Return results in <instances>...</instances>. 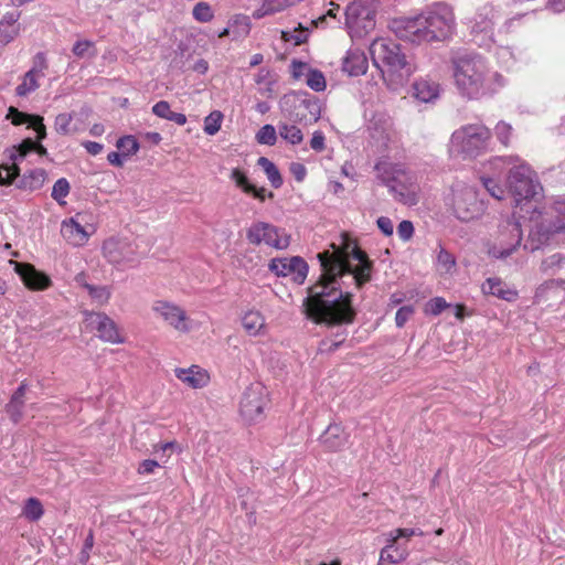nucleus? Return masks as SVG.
<instances>
[{
    "label": "nucleus",
    "instance_id": "1",
    "mask_svg": "<svg viewBox=\"0 0 565 565\" xmlns=\"http://www.w3.org/2000/svg\"><path fill=\"white\" fill-rule=\"evenodd\" d=\"M332 252L318 254L322 274L320 280L309 288L303 300L307 316L318 323H351L355 317L352 294L344 290L353 284L362 287L371 279L372 262L356 244L342 237L338 246L331 244Z\"/></svg>",
    "mask_w": 565,
    "mask_h": 565
},
{
    "label": "nucleus",
    "instance_id": "2",
    "mask_svg": "<svg viewBox=\"0 0 565 565\" xmlns=\"http://www.w3.org/2000/svg\"><path fill=\"white\" fill-rule=\"evenodd\" d=\"M456 28L454 9L444 2L435 3L415 17L395 20L393 24L401 40L417 45L449 41Z\"/></svg>",
    "mask_w": 565,
    "mask_h": 565
},
{
    "label": "nucleus",
    "instance_id": "3",
    "mask_svg": "<svg viewBox=\"0 0 565 565\" xmlns=\"http://www.w3.org/2000/svg\"><path fill=\"white\" fill-rule=\"evenodd\" d=\"M451 65L456 87L468 99L493 95L507 84L504 76L492 71L478 54L458 53L452 56Z\"/></svg>",
    "mask_w": 565,
    "mask_h": 565
},
{
    "label": "nucleus",
    "instance_id": "4",
    "mask_svg": "<svg viewBox=\"0 0 565 565\" xmlns=\"http://www.w3.org/2000/svg\"><path fill=\"white\" fill-rule=\"evenodd\" d=\"M487 168L493 175L508 171L507 186L515 206L529 203L543 191L535 171L520 157H495Z\"/></svg>",
    "mask_w": 565,
    "mask_h": 565
},
{
    "label": "nucleus",
    "instance_id": "5",
    "mask_svg": "<svg viewBox=\"0 0 565 565\" xmlns=\"http://www.w3.org/2000/svg\"><path fill=\"white\" fill-rule=\"evenodd\" d=\"M370 54L384 83L393 92L401 89L416 72V66L407 60L399 44L390 39H375L370 45Z\"/></svg>",
    "mask_w": 565,
    "mask_h": 565
},
{
    "label": "nucleus",
    "instance_id": "6",
    "mask_svg": "<svg viewBox=\"0 0 565 565\" xmlns=\"http://www.w3.org/2000/svg\"><path fill=\"white\" fill-rule=\"evenodd\" d=\"M532 221L524 248L534 252L547 244L554 234H565V198L548 199L543 211L534 210Z\"/></svg>",
    "mask_w": 565,
    "mask_h": 565
},
{
    "label": "nucleus",
    "instance_id": "7",
    "mask_svg": "<svg viewBox=\"0 0 565 565\" xmlns=\"http://www.w3.org/2000/svg\"><path fill=\"white\" fill-rule=\"evenodd\" d=\"M375 171L398 203L414 206L419 202L420 189L416 178L402 166L381 161L375 166Z\"/></svg>",
    "mask_w": 565,
    "mask_h": 565
},
{
    "label": "nucleus",
    "instance_id": "8",
    "mask_svg": "<svg viewBox=\"0 0 565 565\" xmlns=\"http://www.w3.org/2000/svg\"><path fill=\"white\" fill-rule=\"evenodd\" d=\"M491 130L481 122L467 124L456 129L449 142V151L463 158H476L488 151Z\"/></svg>",
    "mask_w": 565,
    "mask_h": 565
},
{
    "label": "nucleus",
    "instance_id": "9",
    "mask_svg": "<svg viewBox=\"0 0 565 565\" xmlns=\"http://www.w3.org/2000/svg\"><path fill=\"white\" fill-rule=\"evenodd\" d=\"M446 206L462 222L479 218L486 211L478 190L462 181L455 182L445 198Z\"/></svg>",
    "mask_w": 565,
    "mask_h": 565
},
{
    "label": "nucleus",
    "instance_id": "10",
    "mask_svg": "<svg viewBox=\"0 0 565 565\" xmlns=\"http://www.w3.org/2000/svg\"><path fill=\"white\" fill-rule=\"evenodd\" d=\"M523 232L518 221L508 220L498 226L488 244L490 257L507 260L514 256L522 246Z\"/></svg>",
    "mask_w": 565,
    "mask_h": 565
},
{
    "label": "nucleus",
    "instance_id": "11",
    "mask_svg": "<svg viewBox=\"0 0 565 565\" xmlns=\"http://www.w3.org/2000/svg\"><path fill=\"white\" fill-rule=\"evenodd\" d=\"M376 8L372 0H355L347 7L345 26L352 39H361L375 29Z\"/></svg>",
    "mask_w": 565,
    "mask_h": 565
},
{
    "label": "nucleus",
    "instance_id": "12",
    "mask_svg": "<svg viewBox=\"0 0 565 565\" xmlns=\"http://www.w3.org/2000/svg\"><path fill=\"white\" fill-rule=\"evenodd\" d=\"M151 310L157 319L180 333H189L200 327L199 323L175 302L159 299L152 302Z\"/></svg>",
    "mask_w": 565,
    "mask_h": 565
},
{
    "label": "nucleus",
    "instance_id": "13",
    "mask_svg": "<svg viewBox=\"0 0 565 565\" xmlns=\"http://www.w3.org/2000/svg\"><path fill=\"white\" fill-rule=\"evenodd\" d=\"M104 256L109 263L132 266L146 254L137 239L109 238L103 245Z\"/></svg>",
    "mask_w": 565,
    "mask_h": 565
},
{
    "label": "nucleus",
    "instance_id": "14",
    "mask_svg": "<svg viewBox=\"0 0 565 565\" xmlns=\"http://www.w3.org/2000/svg\"><path fill=\"white\" fill-rule=\"evenodd\" d=\"M268 390L262 383H252L244 391L239 402V413L248 423L264 419L268 406Z\"/></svg>",
    "mask_w": 565,
    "mask_h": 565
},
{
    "label": "nucleus",
    "instance_id": "15",
    "mask_svg": "<svg viewBox=\"0 0 565 565\" xmlns=\"http://www.w3.org/2000/svg\"><path fill=\"white\" fill-rule=\"evenodd\" d=\"M246 238L253 245H266L277 250L287 249L290 245V235L284 228L262 221L247 228Z\"/></svg>",
    "mask_w": 565,
    "mask_h": 565
},
{
    "label": "nucleus",
    "instance_id": "16",
    "mask_svg": "<svg viewBox=\"0 0 565 565\" xmlns=\"http://www.w3.org/2000/svg\"><path fill=\"white\" fill-rule=\"evenodd\" d=\"M83 328L87 332H96L97 337L105 342H125V337L121 334L117 323L104 312L84 310Z\"/></svg>",
    "mask_w": 565,
    "mask_h": 565
},
{
    "label": "nucleus",
    "instance_id": "17",
    "mask_svg": "<svg viewBox=\"0 0 565 565\" xmlns=\"http://www.w3.org/2000/svg\"><path fill=\"white\" fill-rule=\"evenodd\" d=\"M500 12L492 3H484L477 9L470 21L471 34L479 46H489L493 38V29Z\"/></svg>",
    "mask_w": 565,
    "mask_h": 565
},
{
    "label": "nucleus",
    "instance_id": "18",
    "mask_svg": "<svg viewBox=\"0 0 565 565\" xmlns=\"http://www.w3.org/2000/svg\"><path fill=\"white\" fill-rule=\"evenodd\" d=\"M268 269L278 277H290L298 285L305 282L308 275V265L299 256L273 258Z\"/></svg>",
    "mask_w": 565,
    "mask_h": 565
},
{
    "label": "nucleus",
    "instance_id": "19",
    "mask_svg": "<svg viewBox=\"0 0 565 565\" xmlns=\"http://www.w3.org/2000/svg\"><path fill=\"white\" fill-rule=\"evenodd\" d=\"M373 142L380 148H386L397 141V132L392 120L386 116L374 117L369 125Z\"/></svg>",
    "mask_w": 565,
    "mask_h": 565
},
{
    "label": "nucleus",
    "instance_id": "20",
    "mask_svg": "<svg viewBox=\"0 0 565 565\" xmlns=\"http://www.w3.org/2000/svg\"><path fill=\"white\" fill-rule=\"evenodd\" d=\"M14 265V271L20 276L26 288L35 291L45 290L52 285L51 278L26 263L10 262Z\"/></svg>",
    "mask_w": 565,
    "mask_h": 565
},
{
    "label": "nucleus",
    "instance_id": "21",
    "mask_svg": "<svg viewBox=\"0 0 565 565\" xmlns=\"http://www.w3.org/2000/svg\"><path fill=\"white\" fill-rule=\"evenodd\" d=\"M46 67L47 64L44 54L38 53L34 58L33 67L23 75L22 82L17 86V95L21 97L26 96L38 89L40 86L39 82L44 77Z\"/></svg>",
    "mask_w": 565,
    "mask_h": 565
},
{
    "label": "nucleus",
    "instance_id": "22",
    "mask_svg": "<svg viewBox=\"0 0 565 565\" xmlns=\"http://www.w3.org/2000/svg\"><path fill=\"white\" fill-rule=\"evenodd\" d=\"M385 542V546L380 552L379 565L384 563L399 564L408 557V546L405 543H399L398 539L391 532L386 534Z\"/></svg>",
    "mask_w": 565,
    "mask_h": 565
},
{
    "label": "nucleus",
    "instance_id": "23",
    "mask_svg": "<svg viewBox=\"0 0 565 565\" xmlns=\"http://www.w3.org/2000/svg\"><path fill=\"white\" fill-rule=\"evenodd\" d=\"M441 92L440 84L428 77H419L414 81L411 87V96L419 103H434Z\"/></svg>",
    "mask_w": 565,
    "mask_h": 565
},
{
    "label": "nucleus",
    "instance_id": "24",
    "mask_svg": "<svg viewBox=\"0 0 565 565\" xmlns=\"http://www.w3.org/2000/svg\"><path fill=\"white\" fill-rule=\"evenodd\" d=\"M63 238L73 246H83L88 242L90 233L75 218L64 220L61 224Z\"/></svg>",
    "mask_w": 565,
    "mask_h": 565
},
{
    "label": "nucleus",
    "instance_id": "25",
    "mask_svg": "<svg viewBox=\"0 0 565 565\" xmlns=\"http://www.w3.org/2000/svg\"><path fill=\"white\" fill-rule=\"evenodd\" d=\"M367 57L360 49H350L343 58L342 70L350 76H360L366 73Z\"/></svg>",
    "mask_w": 565,
    "mask_h": 565
},
{
    "label": "nucleus",
    "instance_id": "26",
    "mask_svg": "<svg viewBox=\"0 0 565 565\" xmlns=\"http://www.w3.org/2000/svg\"><path fill=\"white\" fill-rule=\"evenodd\" d=\"M348 434L339 424H330L320 436V443L331 451L342 449L348 443Z\"/></svg>",
    "mask_w": 565,
    "mask_h": 565
},
{
    "label": "nucleus",
    "instance_id": "27",
    "mask_svg": "<svg viewBox=\"0 0 565 565\" xmlns=\"http://www.w3.org/2000/svg\"><path fill=\"white\" fill-rule=\"evenodd\" d=\"M175 376L192 388L204 387L210 380L207 372L199 365H192L188 369H175Z\"/></svg>",
    "mask_w": 565,
    "mask_h": 565
},
{
    "label": "nucleus",
    "instance_id": "28",
    "mask_svg": "<svg viewBox=\"0 0 565 565\" xmlns=\"http://www.w3.org/2000/svg\"><path fill=\"white\" fill-rule=\"evenodd\" d=\"M481 289L484 295L495 296L507 301H514L518 298V291L499 278H488Z\"/></svg>",
    "mask_w": 565,
    "mask_h": 565
},
{
    "label": "nucleus",
    "instance_id": "29",
    "mask_svg": "<svg viewBox=\"0 0 565 565\" xmlns=\"http://www.w3.org/2000/svg\"><path fill=\"white\" fill-rule=\"evenodd\" d=\"M20 14L8 12L0 20V43L8 44L13 41L20 31L18 25Z\"/></svg>",
    "mask_w": 565,
    "mask_h": 565
},
{
    "label": "nucleus",
    "instance_id": "30",
    "mask_svg": "<svg viewBox=\"0 0 565 565\" xmlns=\"http://www.w3.org/2000/svg\"><path fill=\"white\" fill-rule=\"evenodd\" d=\"M32 151H36L40 156H45L47 153L46 148L41 143L33 141L31 138H26L19 146H14L9 149L8 157L14 162L21 161Z\"/></svg>",
    "mask_w": 565,
    "mask_h": 565
},
{
    "label": "nucleus",
    "instance_id": "31",
    "mask_svg": "<svg viewBox=\"0 0 565 565\" xmlns=\"http://www.w3.org/2000/svg\"><path fill=\"white\" fill-rule=\"evenodd\" d=\"M242 326L248 334L257 335L266 329V321L260 311L248 310L242 317Z\"/></svg>",
    "mask_w": 565,
    "mask_h": 565
},
{
    "label": "nucleus",
    "instance_id": "32",
    "mask_svg": "<svg viewBox=\"0 0 565 565\" xmlns=\"http://www.w3.org/2000/svg\"><path fill=\"white\" fill-rule=\"evenodd\" d=\"M300 1L301 0H264L262 6L254 11L253 17L255 19H262L292 7Z\"/></svg>",
    "mask_w": 565,
    "mask_h": 565
},
{
    "label": "nucleus",
    "instance_id": "33",
    "mask_svg": "<svg viewBox=\"0 0 565 565\" xmlns=\"http://www.w3.org/2000/svg\"><path fill=\"white\" fill-rule=\"evenodd\" d=\"M26 392V384L22 382L17 391L13 393L10 402L6 406L8 414L14 423H18L22 417V408L24 405V395Z\"/></svg>",
    "mask_w": 565,
    "mask_h": 565
},
{
    "label": "nucleus",
    "instance_id": "34",
    "mask_svg": "<svg viewBox=\"0 0 565 565\" xmlns=\"http://www.w3.org/2000/svg\"><path fill=\"white\" fill-rule=\"evenodd\" d=\"M233 40L245 39L250 32V20L247 15L236 14L230 20Z\"/></svg>",
    "mask_w": 565,
    "mask_h": 565
},
{
    "label": "nucleus",
    "instance_id": "35",
    "mask_svg": "<svg viewBox=\"0 0 565 565\" xmlns=\"http://www.w3.org/2000/svg\"><path fill=\"white\" fill-rule=\"evenodd\" d=\"M279 136L288 143L296 146L300 145L303 140V134L301 129L295 124L279 122L278 124Z\"/></svg>",
    "mask_w": 565,
    "mask_h": 565
},
{
    "label": "nucleus",
    "instance_id": "36",
    "mask_svg": "<svg viewBox=\"0 0 565 565\" xmlns=\"http://www.w3.org/2000/svg\"><path fill=\"white\" fill-rule=\"evenodd\" d=\"M257 164L263 168L266 173L269 182L275 189H278L282 184V178L277 167L267 158L260 157L257 161Z\"/></svg>",
    "mask_w": 565,
    "mask_h": 565
},
{
    "label": "nucleus",
    "instance_id": "37",
    "mask_svg": "<svg viewBox=\"0 0 565 565\" xmlns=\"http://www.w3.org/2000/svg\"><path fill=\"white\" fill-rule=\"evenodd\" d=\"M44 513L43 505L36 498H29L22 509V516L31 522H35L42 518Z\"/></svg>",
    "mask_w": 565,
    "mask_h": 565
},
{
    "label": "nucleus",
    "instance_id": "38",
    "mask_svg": "<svg viewBox=\"0 0 565 565\" xmlns=\"http://www.w3.org/2000/svg\"><path fill=\"white\" fill-rule=\"evenodd\" d=\"M73 115L70 113H62L55 117L54 120V129L58 135L67 136L77 131L75 127L72 126Z\"/></svg>",
    "mask_w": 565,
    "mask_h": 565
},
{
    "label": "nucleus",
    "instance_id": "39",
    "mask_svg": "<svg viewBox=\"0 0 565 565\" xmlns=\"http://www.w3.org/2000/svg\"><path fill=\"white\" fill-rule=\"evenodd\" d=\"M480 181L488 191V193L494 199L501 201L505 198V189L493 178V175H481Z\"/></svg>",
    "mask_w": 565,
    "mask_h": 565
},
{
    "label": "nucleus",
    "instance_id": "40",
    "mask_svg": "<svg viewBox=\"0 0 565 565\" xmlns=\"http://www.w3.org/2000/svg\"><path fill=\"white\" fill-rule=\"evenodd\" d=\"M192 17L200 23H207L214 19V10L210 3L200 1L193 7Z\"/></svg>",
    "mask_w": 565,
    "mask_h": 565
},
{
    "label": "nucleus",
    "instance_id": "41",
    "mask_svg": "<svg viewBox=\"0 0 565 565\" xmlns=\"http://www.w3.org/2000/svg\"><path fill=\"white\" fill-rule=\"evenodd\" d=\"M223 118L224 116L220 110L210 113V115L204 118V132L209 136L216 135L221 129Z\"/></svg>",
    "mask_w": 565,
    "mask_h": 565
},
{
    "label": "nucleus",
    "instance_id": "42",
    "mask_svg": "<svg viewBox=\"0 0 565 565\" xmlns=\"http://www.w3.org/2000/svg\"><path fill=\"white\" fill-rule=\"evenodd\" d=\"M301 106L309 113V117L305 114H298L300 120L318 121L321 116V106L316 99H305L301 102Z\"/></svg>",
    "mask_w": 565,
    "mask_h": 565
},
{
    "label": "nucleus",
    "instance_id": "43",
    "mask_svg": "<svg viewBox=\"0 0 565 565\" xmlns=\"http://www.w3.org/2000/svg\"><path fill=\"white\" fill-rule=\"evenodd\" d=\"M437 268L444 274H450L456 266L455 257L445 248L440 247L437 254Z\"/></svg>",
    "mask_w": 565,
    "mask_h": 565
},
{
    "label": "nucleus",
    "instance_id": "44",
    "mask_svg": "<svg viewBox=\"0 0 565 565\" xmlns=\"http://www.w3.org/2000/svg\"><path fill=\"white\" fill-rule=\"evenodd\" d=\"M70 189V182L61 178L54 183L51 195L60 205H65L64 199L68 195Z\"/></svg>",
    "mask_w": 565,
    "mask_h": 565
},
{
    "label": "nucleus",
    "instance_id": "45",
    "mask_svg": "<svg viewBox=\"0 0 565 565\" xmlns=\"http://www.w3.org/2000/svg\"><path fill=\"white\" fill-rule=\"evenodd\" d=\"M308 33V29L299 24V26L294 31H282L281 38L286 42H292L295 45H300L307 41Z\"/></svg>",
    "mask_w": 565,
    "mask_h": 565
},
{
    "label": "nucleus",
    "instance_id": "46",
    "mask_svg": "<svg viewBox=\"0 0 565 565\" xmlns=\"http://www.w3.org/2000/svg\"><path fill=\"white\" fill-rule=\"evenodd\" d=\"M84 288L87 290L92 299L98 305H105L109 300L110 291L107 287L86 284L84 285Z\"/></svg>",
    "mask_w": 565,
    "mask_h": 565
},
{
    "label": "nucleus",
    "instance_id": "47",
    "mask_svg": "<svg viewBox=\"0 0 565 565\" xmlns=\"http://www.w3.org/2000/svg\"><path fill=\"white\" fill-rule=\"evenodd\" d=\"M256 140L260 145L274 146L277 141V131L273 125L263 126L256 134Z\"/></svg>",
    "mask_w": 565,
    "mask_h": 565
},
{
    "label": "nucleus",
    "instance_id": "48",
    "mask_svg": "<svg viewBox=\"0 0 565 565\" xmlns=\"http://www.w3.org/2000/svg\"><path fill=\"white\" fill-rule=\"evenodd\" d=\"M73 53L79 58L94 57L97 54L94 43L88 40L77 41L73 46Z\"/></svg>",
    "mask_w": 565,
    "mask_h": 565
},
{
    "label": "nucleus",
    "instance_id": "49",
    "mask_svg": "<svg viewBox=\"0 0 565 565\" xmlns=\"http://www.w3.org/2000/svg\"><path fill=\"white\" fill-rule=\"evenodd\" d=\"M45 180V172L43 170H33L23 179V186L31 191L40 189Z\"/></svg>",
    "mask_w": 565,
    "mask_h": 565
},
{
    "label": "nucleus",
    "instance_id": "50",
    "mask_svg": "<svg viewBox=\"0 0 565 565\" xmlns=\"http://www.w3.org/2000/svg\"><path fill=\"white\" fill-rule=\"evenodd\" d=\"M116 146L121 151L124 157L135 154L139 149V143L132 136H125L118 139Z\"/></svg>",
    "mask_w": 565,
    "mask_h": 565
},
{
    "label": "nucleus",
    "instance_id": "51",
    "mask_svg": "<svg viewBox=\"0 0 565 565\" xmlns=\"http://www.w3.org/2000/svg\"><path fill=\"white\" fill-rule=\"evenodd\" d=\"M565 265V254L554 253L543 259L541 268L544 271H554Z\"/></svg>",
    "mask_w": 565,
    "mask_h": 565
},
{
    "label": "nucleus",
    "instance_id": "52",
    "mask_svg": "<svg viewBox=\"0 0 565 565\" xmlns=\"http://www.w3.org/2000/svg\"><path fill=\"white\" fill-rule=\"evenodd\" d=\"M230 178L236 186L241 188L245 193H250V191L254 190V185L248 181L246 174L238 168L232 170Z\"/></svg>",
    "mask_w": 565,
    "mask_h": 565
},
{
    "label": "nucleus",
    "instance_id": "53",
    "mask_svg": "<svg viewBox=\"0 0 565 565\" xmlns=\"http://www.w3.org/2000/svg\"><path fill=\"white\" fill-rule=\"evenodd\" d=\"M306 83L311 89L316 92H321L326 88L324 76L319 71L309 70Z\"/></svg>",
    "mask_w": 565,
    "mask_h": 565
},
{
    "label": "nucleus",
    "instance_id": "54",
    "mask_svg": "<svg viewBox=\"0 0 565 565\" xmlns=\"http://www.w3.org/2000/svg\"><path fill=\"white\" fill-rule=\"evenodd\" d=\"M11 160L10 166L0 167V184H10L19 174L18 163Z\"/></svg>",
    "mask_w": 565,
    "mask_h": 565
},
{
    "label": "nucleus",
    "instance_id": "55",
    "mask_svg": "<svg viewBox=\"0 0 565 565\" xmlns=\"http://www.w3.org/2000/svg\"><path fill=\"white\" fill-rule=\"evenodd\" d=\"M35 116L36 115L25 114V113L18 110L14 107H10L9 114L7 117L10 118L11 122L15 126L26 124L29 127H31L32 121L34 120Z\"/></svg>",
    "mask_w": 565,
    "mask_h": 565
},
{
    "label": "nucleus",
    "instance_id": "56",
    "mask_svg": "<svg viewBox=\"0 0 565 565\" xmlns=\"http://www.w3.org/2000/svg\"><path fill=\"white\" fill-rule=\"evenodd\" d=\"M498 61L507 68L513 66L516 57L515 54L510 46H500L495 52Z\"/></svg>",
    "mask_w": 565,
    "mask_h": 565
},
{
    "label": "nucleus",
    "instance_id": "57",
    "mask_svg": "<svg viewBox=\"0 0 565 565\" xmlns=\"http://www.w3.org/2000/svg\"><path fill=\"white\" fill-rule=\"evenodd\" d=\"M448 307H449V305L446 302V300L444 298L436 297V298L430 299L425 305L424 311L426 315L438 316Z\"/></svg>",
    "mask_w": 565,
    "mask_h": 565
},
{
    "label": "nucleus",
    "instance_id": "58",
    "mask_svg": "<svg viewBox=\"0 0 565 565\" xmlns=\"http://www.w3.org/2000/svg\"><path fill=\"white\" fill-rule=\"evenodd\" d=\"M494 132L499 141L508 146L512 135V127L505 121H499L494 128Z\"/></svg>",
    "mask_w": 565,
    "mask_h": 565
},
{
    "label": "nucleus",
    "instance_id": "59",
    "mask_svg": "<svg viewBox=\"0 0 565 565\" xmlns=\"http://www.w3.org/2000/svg\"><path fill=\"white\" fill-rule=\"evenodd\" d=\"M415 309L413 306L401 307L395 315V323L398 328H403L405 323L414 316Z\"/></svg>",
    "mask_w": 565,
    "mask_h": 565
},
{
    "label": "nucleus",
    "instance_id": "60",
    "mask_svg": "<svg viewBox=\"0 0 565 565\" xmlns=\"http://www.w3.org/2000/svg\"><path fill=\"white\" fill-rule=\"evenodd\" d=\"M397 234L402 241H409L414 234L413 223L411 221H402L397 226Z\"/></svg>",
    "mask_w": 565,
    "mask_h": 565
},
{
    "label": "nucleus",
    "instance_id": "61",
    "mask_svg": "<svg viewBox=\"0 0 565 565\" xmlns=\"http://www.w3.org/2000/svg\"><path fill=\"white\" fill-rule=\"evenodd\" d=\"M395 537L399 539H411L412 536H422L424 532L420 529H396L390 531Z\"/></svg>",
    "mask_w": 565,
    "mask_h": 565
},
{
    "label": "nucleus",
    "instance_id": "62",
    "mask_svg": "<svg viewBox=\"0 0 565 565\" xmlns=\"http://www.w3.org/2000/svg\"><path fill=\"white\" fill-rule=\"evenodd\" d=\"M376 225L379 230L385 235L391 236L394 232V224L390 217L386 216H380L376 220Z\"/></svg>",
    "mask_w": 565,
    "mask_h": 565
},
{
    "label": "nucleus",
    "instance_id": "63",
    "mask_svg": "<svg viewBox=\"0 0 565 565\" xmlns=\"http://www.w3.org/2000/svg\"><path fill=\"white\" fill-rule=\"evenodd\" d=\"M152 113L163 119H168L171 113L170 105L166 100H160L152 107Z\"/></svg>",
    "mask_w": 565,
    "mask_h": 565
},
{
    "label": "nucleus",
    "instance_id": "64",
    "mask_svg": "<svg viewBox=\"0 0 565 565\" xmlns=\"http://www.w3.org/2000/svg\"><path fill=\"white\" fill-rule=\"evenodd\" d=\"M31 127L36 131V139L39 141L45 139L46 137V127L43 124V117L35 116L34 120L32 121Z\"/></svg>",
    "mask_w": 565,
    "mask_h": 565
}]
</instances>
